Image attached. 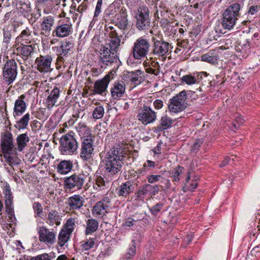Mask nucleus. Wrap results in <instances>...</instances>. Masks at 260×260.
Instances as JSON below:
<instances>
[{
    "instance_id": "1",
    "label": "nucleus",
    "mask_w": 260,
    "mask_h": 260,
    "mask_svg": "<svg viewBox=\"0 0 260 260\" xmlns=\"http://www.w3.org/2000/svg\"><path fill=\"white\" fill-rule=\"evenodd\" d=\"M125 148L118 146L117 147H114L106 153L103 160L105 176L111 177L121 171L124 158L125 157Z\"/></svg>"
},
{
    "instance_id": "2",
    "label": "nucleus",
    "mask_w": 260,
    "mask_h": 260,
    "mask_svg": "<svg viewBox=\"0 0 260 260\" xmlns=\"http://www.w3.org/2000/svg\"><path fill=\"white\" fill-rule=\"evenodd\" d=\"M245 0H234L222 14L221 24L225 29H231L240 16V11L244 7Z\"/></svg>"
},
{
    "instance_id": "3",
    "label": "nucleus",
    "mask_w": 260,
    "mask_h": 260,
    "mask_svg": "<svg viewBox=\"0 0 260 260\" xmlns=\"http://www.w3.org/2000/svg\"><path fill=\"white\" fill-rule=\"evenodd\" d=\"M59 150L61 154L72 155L75 154L78 148V142L75 138V133L69 131L62 135L59 140Z\"/></svg>"
},
{
    "instance_id": "4",
    "label": "nucleus",
    "mask_w": 260,
    "mask_h": 260,
    "mask_svg": "<svg viewBox=\"0 0 260 260\" xmlns=\"http://www.w3.org/2000/svg\"><path fill=\"white\" fill-rule=\"evenodd\" d=\"M134 13L137 28L140 31L148 29L151 23L150 11L148 7L144 5L139 6L134 11Z\"/></svg>"
},
{
    "instance_id": "5",
    "label": "nucleus",
    "mask_w": 260,
    "mask_h": 260,
    "mask_svg": "<svg viewBox=\"0 0 260 260\" xmlns=\"http://www.w3.org/2000/svg\"><path fill=\"white\" fill-rule=\"evenodd\" d=\"M150 46L149 39L146 36L140 37L135 42L131 53L135 59H142L148 54Z\"/></svg>"
},
{
    "instance_id": "6",
    "label": "nucleus",
    "mask_w": 260,
    "mask_h": 260,
    "mask_svg": "<svg viewBox=\"0 0 260 260\" xmlns=\"http://www.w3.org/2000/svg\"><path fill=\"white\" fill-rule=\"evenodd\" d=\"M98 64L101 68H106L119 60L117 50H114L106 46H102L99 51Z\"/></svg>"
},
{
    "instance_id": "7",
    "label": "nucleus",
    "mask_w": 260,
    "mask_h": 260,
    "mask_svg": "<svg viewBox=\"0 0 260 260\" xmlns=\"http://www.w3.org/2000/svg\"><path fill=\"white\" fill-rule=\"evenodd\" d=\"M152 50L151 55L158 56H166L169 51V43L165 41L161 34H154L151 38Z\"/></svg>"
},
{
    "instance_id": "8",
    "label": "nucleus",
    "mask_w": 260,
    "mask_h": 260,
    "mask_svg": "<svg viewBox=\"0 0 260 260\" xmlns=\"http://www.w3.org/2000/svg\"><path fill=\"white\" fill-rule=\"evenodd\" d=\"M185 91H181L170 100L168 110L170 112L177 113L184 111L187 107Z\"/></svg>"
},
{
    "instance_id": "9",
    "label": "nucleus",
    "mask_w": 260,
    "mask_h": 260,
    "mask_svg": "<svg viewBox=\"0 0 260 260\" xmlns=\"http://www.w3.org/2000/svg\"><path fill=\"white\" fill-rule=\"evenodd\" d=\"M17 75V64L15 59L6 61L3 69V76L5 83L8 85L12 84Z\"/></svg>"
},
{
    "instance_id": "10",
    "label": "nucleus",
    "mask_w": 260,
    "mask_h": 260,
    "mask_svg": "<svg viewBox=\"0 0 260 260\" xmlns=\"http://www.w3.org/2000/svg\"><path fill=\"white\" fill-rule=\"evenodd\" d=\"M111 208V199L106 194L100 201L97 202L91 210L95 217H103L106 216Z\"/></svg>"
},
{
    "instance_id": "11",
    "label": "nucleus",
    "mask_w": 260,
    "mask_h": 260,
    "mask_svg": "<svg viewBox=\"0 0 260 260\" xmlns=\"http://www.w3.org/2000/svg\"><path fill=\"white\" fill-rule=\"evenodd\" d=\"M86 176L83 173H74L64 179V188L67 189L78 190L81 189Z\"/></svg>"
},
{
    "instance_id": "12",
    "label": "nucleus",
    "mask_w": 260,
    "mask_h": 260,
    "mask_svg": "<svg viewBox=\"0 0 260 260\" xmlns=\"http://www.w3.org/2000/svg\"><path fill=\"white\" fill-rule=\"evenodd\" d=\"M37 232L41 242L47 246H51L56 242L57 233L53 229H49L42 225L38 227Z\"/></svg>"
},
{
    "instance_id": "13",
    "label": "nucleus",
    "mask_w": 260,
    "mask_h": 260,
    "mask_svg": "<svg viewBox=\"0 0 260 260\" xmlns=\"http://www.w3.org/2000/svg\"><path fill=\"white\" fill-rule=\"evenodd\" d=\"M72 32V25L70 21L60 20L57 25L52 31V36L58 38L69 36Z\"/></svg>"
},
{
    "instance_id": "14",
    "label": "nucleus",
    "mask_w": 260,
    "mask_h": 260,
    "mask_svg": "<svg viewBox=\"0 0 260 260\" xmlns=\"http://www.w3.org/2000/svg\"><path fill=\"white\" fill-rule=\"evenodd\" d=\"M105 31L109 36V43L106 44V47H108L114 50H117L120 46L121 35H119L115 27L109 24H106L105 25Z\"/></svg>"
},
{
    "instance_id": "15",
    "label": "nucleus",
    "mask_w": 260,
    "mask_h": 260,
    "mask_svg": "<svg viewBox=\"0 0 260 260\" xmlns=\"http://www.w3.org/2000/svg\"><path fill=\"white\" fill-rule=\"evenodd\" d=\"M156 113L150 107L143 106L137 115L138 119L144 125L154 122L156 120Z\"/></svg>"
},
{
    "instance_id": "16",
    "label": "nucleus",
    "mask_w": 260,
    "mask_h": 260,
    "mask_svg": "<svg viewBox=\"0 0 260 260\" xmlns=\"http://www.w3.org/2000/svg\"><path fill=\"white\" fill-rule=\"evenodd\" d=\"M53 60L51 54L40 55L35 60L37 70L41 73H46L52 70L51 65Z\"/></svg>"
},
{
    "instance_id": "17",
    "label": "nucleus",
    "mask_w": 260,
    "mask_h": 260,
    "mask_svg": "<svg viewBox=\"0 0 260 260\" xmlns=\"http://www.w3.org/2000/svg\"><path fill=\"white\" fill-rule=\"evenodd\" d=\"M112 23L121 30L127 29L128 25L127 14L126 9L122 7L117 14L115 15L114 18L109 23Z\"/></svg>"
},
{
    "instance_id": "18",
    "label": "nucleus",
    "mask_w": 260,
    "mask_h": 260,
    "mask_svg": "<svg viewBox=\"0 0 260 260\" xmlns=\"http://www.w3.org/2000/svg\"><path fill=\"white\" fill-rule=\"evenodd\" d=\"M110 78L111 75L108 74L102 79L97 80L94 84L92 92L94 94L106 95Z\"/></svg>"
},
{
    "instance_id": "19",
    "label": "nucleus",
    "mask_w": 260,
    "mask_h": 260,
    "mask_svg": "<svg viewBox=\"0 0 260 260\" xmlns=\"http://www.w3.org/2000/svg\"><path fill=\"white\" fill-rule=\"evenodd\" d=\"M1 149L2 152L8 153L15 151V148L12 134L9 132L2 134Z\"/></svg>"
},
{
    "instance_id": "20",
    "label": "nucleus",
    "mask_w": 260,
    "mask_h": 260,
    "mask_svg": "<svg viewBox=\"0 0 260 260\" xmlns=\"http://www.w3.org/2000/svg\"><path fill=\"white\" fill-rule=\"evenodd\" d=\"M143 72L141 70H137L135 71H124L123 72L122 79L129 81L132 84L138 85L143 81V78L141 76Z\"/></svg>"
},
{
    "instance_id": "21",
    "label": "nucleus",
    "mask_w": 260,
    "mask_h": 260,
    "mask_svg": "<svg viewBox=\"0 0 260 260\" xmlns=\"http://www.w3.org/2000/svg\"><path fill=\"white\" fill-rule=\"evenodd\" d=\"M76 129L81 137V142H94V135L91 134V129L84 123H79Z\"/></svg>"
},
{
    "instance_id": "22",
    "label": "nucleus",
    "mask_w": 260,
    "mask_h": 260,
    "mask_svg": "<svg viewBox=\"0 0 260 260\" xmlns=\"http://www.w3.org/2000/svg\"><path fill=\"white\" fill-rule=\"evenodd\" d=\"M136 183L128 180L122 183L119 186L116 188V192L118 197L126 198L133 192L135 190V185Z\"/></svg>"
},
{
    "instance_id": "23",
    "label": "nucleus",
    "mask_w": 260,
    "mask_h": 260,
    "mask_svg": "<svg viewBox=\"0 0 260 260\" xmlns=\"http://www.w3.org/2000/svg\"><path fill=\"white\" fill-rule=\"evenodd\" d=\"M45 209L47 210V212L44 218H43L45 222L50 225H59L61 220V216L60 213L56 210L49 209L48 207H46Z\"/></svg>"
},
{
    "instance_id": "24",
    "label": "nucleus",
    "mask_w": 260,
    "mask_h": 260,
    "mask_svg": "<svg viewBox=\"0 0 260 260\" xmlns=\"http://www.w3.org/2000/svg\"><path fill=\"white\" fill-rule=\"evenodd\" d=\"M3 193L5 198L6 211L9 215L14 216V210L13 205V196L9 184H7L5 186Z\"/></svg>"
},
{
    "instance_id": "25",
    "label": "nucleus",
    "mask_w": 260,
    "mask_h": 260,
    "mask_svg": "<svg viewBox=\"0 0 260 260\" xmlns=\"http://www.w3.org/2000/svg\"><path fill=\"white\" fill-rule=\"evenodd\" d=\"M126 85L122 81H116L111 88V94L114 100H120L125 91Z\"/></svg>"
},
{
    "instance_id": "26",
    "label": "nucleus",
    "mask_w": 260,
    "mask_h": 260,
    "mask_svg": "<svg viewBox=\"0 0 260 260\" xmlns=\"http://www.w3.org/2000/svg\"><path fill=\"white\" fill-rule=\"evenodd\" d=\"M93 142H81L80 156L84 161L90 159L93 153Z\"/></svg>"
},
{
    "instance_id": "27",
    "label": "nucleus",
    "mask_w": 260,
    "mask_h": 260,
    "mask_svg": "<svg viewBox=\"0 0 260 260\" xmlns=\"http://www.w3.org/2000/svg\"><path fill=\"white\" fill-rule=\"evenodd\" d=\"M55 24L54 17L49 15L44 16L42 19V21L40 24L41 35L45 36H49L52 29V27Z\"/></svg>"
},
{
    "instance_id": "28",
    "label": "nucleus",
    "mask_w": 260,
    "mask_h": 260,
    "mask_svg": "<svg viewBox=\"0 0 260 260\" xmlns=\"http://www.w3.org/2000/svg\"><path fill=\"white\" fill-rule=\"evenodd\" d=\"M35 46L32 45H20L17 47L16 51L17 54L19 55L23 60H26L29 57H31L34 53Z\"/></svg>"
},
{
    "instance_id": "29",
    "label": "nucleus",
    "mask_w": 260,
    "mask_h": 260,
    "mask_svg": "<svg viewBox=\"0 0 260 260\" xmlns=\"http://www.w3.org/2000/svg\"><path fill=\"white\" fill-rule=\"evenodd\" d=\"M84 199L79 194H75L69 197L66 202L70 210H76L80 209L83 206Z\"/></svg>"
},
{
    "instance_id": "30",
    "label": "nucleus",
    "mask_w": 260,
    "mask_h": 260,
    "mask_svg": "<svg viewBox=\"0 0 260 260\" xmlns=\"http://www.w3.org/2000/svg\"><path fill=\"white\" fill-rule=\"evenodd\" d=\"M174 120L166 115L161 117L158 124L153 127L152 129L155 133H159L168 129L172 127Z\"/></svg>"
},
{
    "instance_id": "31",
    "label": "nucleus",
    "mask_w": 260,
    "mask_h": 260,
    "mask_svg": "<svg viewBox=\"0 0 260 260\" xmlns=\"http://www.w3.org/2000/svg\"><path fill=\"white\" fill-rule=\"evenodd\" d=\"M25 96L24 94L21 95L16 100L13 109V116L15 118L22 115L26 109V104L24 101Z\"/></svg>"
},
{
    "instance_id": "32",
    "label": "nucleus",
    "mask_w": 260,
    "mask_h": 260,
    "mask_svg": "<svg viewBox=\"0 0 260 260\" xmlns=\"http://www.w3.org/2000/svg\"><path fill=\"white\" fill-rule=\"evenodd\" d=\"M235 49L239 56L246 58L251 53L250 41L246 40L243 43H239L236 46Z\"/></svg>"
},
{
    "instance_id": "33",
    "label": "nucleus",
    "mask_w": 260,
    "mask_h": 260,
    "mask_svg": "<svg viewBox=\"0 0 260 260\" xmlns=\"http://www.w3.org/2000/svg\"><path fill=\"white\" fill-rule=\"evenodd\" d=\"M19 12L25 18H28V14L31 12L30 2L28 0H20L17 2Z\"/></svg>"
},
{
    "instance_id": "34",
    "label": "nucleus",
    "mask_w": 260,
    "mask_h": 260,
    "mask_svg": "<svg viewBox=\"0 0 260 260\" xmlns=\"http://www.w3.org/2000/svg\"><path fill=\"white\" fill-rule=\"evenodd\" d=\"M32 38L31 31L29 28L26 27L16 38V42L20 43L21 45L28 44L31 42Z\"/></svg>"
},
{
    "instance_id": "35",
    "label": "nucleus",
    "mask_w": 260,
    "mask_h": 260,
    "mask_svg": "<svg viewBox=\"0 0 260 260\" xmlns=\"http://www.w3.org/2000/svg\"><path fill=\"white\" fill-rule=\"evenodd\" d=\"M73 163L70 160H61L56 167L58 173L65 175L69 173L73 168Z\"/></svg>"
},
{
    "instance_id": "36",
    "label": "nucleus",
    "mask_w": 260,
    "mask_h": 260,
    "mask_svg": "<svg viewBox=\"0 0 260 260\" xmlns=\"http://www.w3.org/2000/svg\"><path fill=\"white\" fill-rule=\"evenodd\" d=\"M218 54L215 50H211L201 56L202 61L214 64L217 62Z\"/></svg>"
},
{
    "instance_id": "37",
    "label": "nucleus",
    "mask_w": 260,
    "mask_h": 260,
    "mask_svg": "<svg viewBox=\"0 0 260 260\" xmlns=\"http://www.w3.org/2000/svg\"><path fill=\"white\" fill-rule=\"evenodd\" d=\"M260 10V2L258 0H250L247 5L246 14L248 15H256Z\"/></svg>"
},
{
    "instance_id": "38",
    "label": "nucleus",
    "mask_w": 260,
    "mask_h": 260,
    "mask_svg": "<svg viewBox=\"0 0 260 260\" xmlns=\"http://www.w3.org/2000/svg\"><path fill=\"white\" fill-rule=\"evenodd\" d=\"M59 95V89L56 87H54L46 100L48 107H49V106H50L51 107H52L57 102Z\"/></svg>"
},
{
    "instance_id": "39",
    "label": "nucleus",
    "mask_w": 260,
    "mask_h": 260,
    "mask_svg": "<svg viewBox=\"0 0 260 260\" xmlns=\"http://www.w3.org/2000/svg\"><path fill=\"white\" fill-rule=\"evenodd\" d=\"M117 9L115 5L113 4L110 5L105 10L104 14V18L106 23L110 22L114 18L115 15L117 14Z\"/></svg>"
},
{
    "instance_id": "40",
    "label": "nucleus",
    "mask_w": 260,
    "mask_h": 260,
    "mask_svg": "<svg viewBox=\"0 0 260 260\" xmlns=\"http://www.w3.org/2000/svg\"><path fill=\"white\" fill-rule=\"evenodd\" d=\"M29 140L30 139L26 133L19 135L16 138L18 150L20 152L22 151Z\"/></svg>"
},
{
    "instance_id": "41",
    "label": "nucleus",
    "mask_w": 260,
    "mask_h": 260,
    "mask_svg": "<svg viewBox=\"0 0 260 260\" xmlns=\"http://www.w3.org/2000/svg\"><path fill=\"white\" fill-rule=\"evenodd\" d=\"M99 226V222L95 219H89L86 222V228L85 231L86 235L91 234L95 232Z\"/></svg>"
},
{
    "instance_id": "42",
    "label": "nucleus",
    "mask_w": 260,
    "mask_h": 260,
    "mask_svg": "<svg viewBox=\"0 0 260 260\" xmlns=\"http://www.w3.org/2000/svg\"><path fill=\"white\" fill-rule=\"evenodd\" d=\"M29 120L30 115L27 113L16 121L14 126L18 130L24 129L27 128Z\"/></svg>"
},
{
    "instance_id": "43",
    "label": "nucleus",
    "mask_w": 260,
    "mask_h": 260,
    "mask_svg": "<svg viewBox=\"0 0 260 260\" xmlns=\"http://www.w3.org/2000/svg\"><path fill=\"white\" fill-rule=\"evenodd\" d=\"M71 236V234L62 229L59 232L58 236L57 244L60 247H63L67 243Z\"/></svg>"
},
{
    "instance_id": "44",
    "label": "nucleus",
    "mask_w": 260,
    "mask_h": 260,
    "mask_svg": "<svg viewBox=\"0 0 260 260\" xmlns=\"http://www.w3.org/2000/svg\"><path fill=\"white\" fill-rule=\"evenodd\" d=\"M42 5L36 6L35 4V9L33 13L30 12L28 14V18H27L29 23H34L36 22L41 16V10L40 8Z\"/></svg>"
},
{
    "instance_id": "45",
    "label": "nucleus",
    "mask_w": 260,
    "mask_h": 260,
    "mask_svg": "<svg viewBox=\"0 0 260 260\" xmlns=\"http://www.w3.org/2000/svg\"><path fill=\"white\" fill-rule=\"evenodd\" d=\"M16 151L9 152L8 153L3 152L4 157L6 159V161L10 165H17L19 164L20 159L18 157H15L11 155L15 154Z\"/></svg>"
},
{
    "instance_id": "46",
    "label": "nucleus",
    "mask_w": 260,
    "mask_h": 260,
    "mask_svg": "<svg viewBox=\"0 0 260 260\" xmlns=\"http://www.w3.org/2000/svg\"><path fill=\"white\" fill-rule=\"evenodd\" d=\"M184 168L178 165L173 170L170 171V174L172 178L173 182H178L180 180V176L183 173Z\"/></svg>"
},
{
    "instance_id": "47",
    "label": "nucleus",
    "mask_w": 260,
    "mask_h": 260,
    "mask_svg": "<svg viewBox=\"0 0 260 260\" xmlns=\"http://www.w3.org/2000/svg\"><path fill=\"white\" fill-rule=\"evenodd\" d=\"M136 253V243L135 240H133L129 248L127 250L124 256L126 259H130L135 255Z\"/></svg>"
},
{
    "instance_id": "48",
    "label": "nucleus",
    "mask_w": 260,
    "mask_h": 260,
    "mask_svg": "<svg viewBox=\"0 0 260 260\" xmlns=\"http://www.w3.org/2000/svg\"><path fill=\"white\" fill-rule=\"evenodd\" d=\"M56 257L55 253L53 252L49 253H43L36 256L31 257L28 260H53Z\"/></svg>"
},
{
    "instance_id": "49",
    "label": "nucleus",
    "mask_w": 260,
    "mask_h": 260,
    "mask_svg": "<svg viewBox=\"0 0 260 260\" xmlns=\"http://www.w3.org/2000/svg\"><path fill=\"white\" fill-rule=\"evenodd\" d=\"M32 208L34 211L35 217H40L43 218L42 217L43 214V208L40 203L39 202H35L32 204Z\"/></svg>"
},
{
    "instance_id": "50",
    "label": "nucleus",
    "mask_w": 260,
    "mask_h": 260,
    "mask_svg": "<svg viewBox=\"0 0 260 260\" xmlns=\"http://www.w3.org/2000/svg\"><path fill=\"white\" fill-rule=\"evenodd\" d=\"M148 194L146 184L143 185L135 192L136 200H143Z\"/></svg>"
},
{
    "instance_id": "51",
    "label": "nucleus",
    "mask_w": 260,
    "mask_h": 260,
    "mask_svg": "<svg viewBox=\"0 0 260 260\" xmlns=\"http://www.w3.org/2000/svg\"><path fill=\"white\" fill-rule=\"evenodd\" d=\"M57 55V61L59 63H63L69 56L70 52L63 50L56 49Z\"/></svg>"
},
{
    "instance_id": "52",
    "label": "nucleus",
    "mask_w": 260,
    "mask_h": 260,
    "mask_svg": "<svg viewBox=\"0 0 260 260\" xmlns=\"http://www.w3.org/2000/svg\"><path fill=\"white\" fill-rule=\"evenodd\" d=\"M164 206V203L161 202H159L154 206L149 208V211L151 214L155 216H157Z\"/></svg>"
},
{
    "instance_id": "53",
    "label": "nucleus",
    "mask_w": 260,
    "mask_h": 260,
    "mask_svg": "<svg viewBox=\"0 0 260 260\" xmlns=\"http://www.w3.org/2000/svg\"><path fill=\"white\" fill-rule=\"evenodd\" d=\"M180 80L181 83H185L187 85H192L197 83L196 77L190 74L183 76Z\"/></svg>"
},
{
    "instance_id": "54",
    "label": "nucleus",
    "mask_w": 260,
    "mask_h": 260,
    "mask_svg": "<svg viewBox=\"0 0 260 260\" xmlns=\"http://www.w3.org/2000/svg\"><path fill=\"white\" fill-rule=\"evenodd\" d=\"M95 242L94 239L89 238L81 242V247L84 250H88L93 247Z\"/></svg>"
},
{
    "instance_id": "55",
    "label": "nucleus",
    "mask_w": 260,
    "mask_h": 260,
    "mask_svg": "<svg viewBox=\"0 0 260 260\" xmlns=\"http://www.w3.org/2000/svg\"><path fill=\"white\" fill-rule=\"evenodd\" d=\"M75 225V219L70 218L68 219L63 228L61 229L71 234L74 229Z\"/></svg>"
},
{
    "instance_id": "56",
    "label": "nucleus",
    "mask_w": 260,
    "mask_h": 260,
    "mask_svg": "<svg viewBox=\"0 0 260 260\" xmlns=\"http://www.w3.org/2000/svg\"><path fill=\"white\" fill-rule=\"evenodd\" d=\"M104 114V109L103 106H100L95 108L92 113L94 119H99L102 118Z\"/></svg>"
},
{
    "instance_id": "57",
    "label": "nucleus",
    "mask_w": 260,
    "mask_h": 260,
    "mask_svg": "<svg viewBox=\"0 0 260 260\" xmlns=\"http://www.w3.org/2000/svg\"><path fill=\"white\" fill-rule=\"evenodd\" d=\"M204 140L203 138L196 139V141L191 147L190 151L192 153H197L204 143Z\"/></svg>"
},
{
    "instance_id": "58",
    "label": "nucleus",
    "mask_w": 260,
    "mask_h": 260,
    "mask_svg": "<svg viewBox=\"0 0 260 260\" xmlns=\"http://www.w3.org/2000/svg\"><path fill=\"white\" fill-rule=\"evenodd\" d=\"M147 193H149L151 197L157 194L159 191V186L157 185H152L150 184H146Z\"/></svg>"
},
{
    "instance_id": "59",
    "label": "nucleus",
    "mask_w": 260,
    "mask_h": 260,
    "mask_svg": "<svg viewBox=\"0 0 260 260\" xmlns=\"http://www.w3.org/2000/svg\"><path fill=\"white\" fill-rule=\"evenodd\" d=\"M198 186V182H197V180H192L191 182H189L188 184H185L183 186V190L184 192H186L187 191H193L194 189H196Z\"/></svg>"
},
{
    "instance_id": "60",
    "label": "nucleus",
    "mask_w": 260,
    "mask_h": 260,
    "mask_svg": "<svg viewBox=\"0 0 260 260\" xmlns=\"http://www.w3.org/2000/svg\"><path fill=\"white\" fill-rule=\"evenodd\" d=\"M153 67L155 68L154 69L152 67H149L146 69V73L155 75H158L159 73V65L158 62L155 63L154 65H152Z\"/></svg>"
},
{
    "instance_id": "61",
    "label": "nucleus",
    "mask_w": 260,
    "mask_h": 260,
    "mask_svg": "<svg viewBox=\"0 0 260 260\" xmlns=\"http://www.w3.org/2000/svg\"><path fill=\"white\" fill-rule=\"evenodd\" d=\"M73 47L72 43L69 41H66L63 42L60 46H57L56 49L68 51L70 52L71 49Z\"/></svg>"
},
{
    "instance_id": "62",
    "label": "nucleus",
    "mask_w": 260,
    "mask_h": 260,
    "mask_svg": "<svg viewBox=\"0 0 260 260\" xmlns=\"http://www.w3.org/2000/svg\"><path fill=\"white\" fill-rule=\"evenodd\" d=\"M3 36V42L7 44H9L12 37L11 31L8 30V29H4Z\"/></svg>"
},
{
    "instance_id": "63",
    "label": "nucleus",
    "mask_w": 260,
    "mask_h": 260,
    "mask_svg": "<svg viewBox=\"0 0 260 260\" xmlns=\"http://www.w3.org/2000/svg\"><path fill=\"white\" fill-rule=\"evenodd\" d=\"M244 119L241 116L236 117L232 123V126L235 129H238L244 122Z\"/></svg>"
},
{
    "instance_id": "64",
    "label": "nucleus",
    "mask_w": 260,
    "mask_h": 260,
    "mask_svg": "<svg viewBox=\"0 0 260 260\" xmlns=\"http://www.w3.org/2000/svg\"><path fill=\"white\" fill-rule=\"evenodd\" d=\"M161 178H163V177L159 175H150L147 176L148 182L151 184L158 181Z\"/></svg>"
}]
</instances>
